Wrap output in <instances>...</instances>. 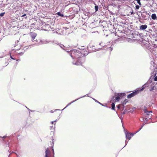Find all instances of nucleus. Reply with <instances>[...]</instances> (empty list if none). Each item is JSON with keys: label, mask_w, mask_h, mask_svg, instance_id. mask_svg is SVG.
I'll return each instance as SVG.
<instances>
[{"label": "nucleus", "mask_w": 157, "mask_h": 157, "mask_svg": "<svg viewBox=\"0 0 157 157\" xmlns=\"http://www.w3.org/2000/svg\"><path fill=\"white\" fill-rule=\"evenodd\" d=\"M154 90V87H151L150 90V91H151Z\"/></svg>", "instance_id": "obj_27"}, {"label": "nucleus", "mask_w": 157, "mask_h": 157, "mask_svg": "<svg viewBox=\"0 0 157 157\" xmlns=\"http://www.w3.org/2000/svg\"><path fill=\"white\" fill-rule=\"evenodd\" d=\"M6 64L7 65L8 64V63H6Z\"/></svg>", "instance_id": "obj_41"}, {"label": "nucleus", "mask_w": 157, "mask_h": 157, "mask_svg": "<svg viewBox=\"0 0 157 157\" xmlns=\"http://www.w3.org/2000/svg\"><path fill=\"white\" fill-rule=\"evenodd\" d=\"M140 8V6L138 5H136V9L138 10Z\"/></svg>", "instance_id": "obj_22"}, {"label": "nucleus", "mask_w": 157, "mask_h": 157, "mask_svg": "<svg viewBox=\"0 0 157 157\" xmlns=\"http://www.w3.org/2000/svg\"><path fill=\"white\" fill-rule=\"evenodd\" d=\"M112 109L114 110L115 108V104L114 103H112L111 104Z\"/></svg>", "instance_id": "obj_13"}, {"label": "nucleus", "mask_w": 157, "mask_h": 157, "mask_svg": "<svg viewBox=\"0 0 157 157\" xmlns=\"http://www.w3.org/2000/svg\"><path fill=\"white\" fill-rule=\"evenodd\" d=\"M101 43H100V44H100V45H101Z\"/></svg>", "instance_id": "obj_42"}, {"label": "nucleus", "mask_w": 157, "mask_h": 157, "mask_svg": "<svg viewBox=\"0 0 157 157\" xmlns=\"http://www.w3.org/2000/svg\"><path fill=\"white\" fill-rule=\"evenodd\" d=\"M151 113V111H147L146 112V113L147 115H150Z\"/></svg>", "instance_id": "obj_19"}, {"label": "nucleus", "mask_w": 157, "mask_h": 157, "mask_svg": "<svg viewBox=\"0 0 157 157\" xmlns=\"http://www.w3.org/2000/svg\"><path fill=\"white\" fill-rule=\"evenodd\" d=\"M151 18L153 20H155L156 18V15L155 14H152L151 16Z\"/></svg>", "instance_id": "obj_12"}, {"label": "nucleus", "mask_w": 157, "mask_h": 157, "mask_svg": "<svg viewBox=\"0 0 157 157\" xmlns=\"http://www.w3.org/2000/svg\"><path fill=\"white\" fill-rule=\"evenodd\" d=\"M58 110V109H56L55 110Z\"/></svg>", "instance_id": "obj_45"}, {"label": "nucleus", "mask_w": 157, "mask_h": 157, "mask_svg": "<svg viewBox=\"0 0 157 157\" xmlns=\"http://www.w3.org/2000/svg\"><path fill=\"white\" fill-rule=\"evenodd\" d=\"M133 11H132V12H131V14H132L133 13Z\"/></svg>", "instance_id": "obj_36"}, {"label": "nucleus", "mask_w": 157, "mask_h": 157, "mask_svg": "<svg viewBox=\"0 0 157 157\" xmlns=\"http://www.w3.org/2000/svg\"><path fill=\"white\" fill-rule=\"evenodd\" d=\"M10 58H11L12 59H13V60H15V59L13 58L12 56H11V53L10 52Z\"/></svg>", "instance_id": "obj_24"}, {"label": "nucleus", "mask_w": 157, "mask_h": 157, "mask_svg": "<svg viewBox=\"0 0 157 157\" xmlns=\"http://www.w3.org/2000/svg\"><path fill=\"white\" fill-rule=\"evenodd\" d=\"M70 54L72 58L74 59L72 62L73 64L79 65L84 62V58L82 57L83 54L79 50H73L70 51Z\"/></svg>", "instance_id": "obj_1"}, {"label": "nucleus", "mask_w": 157, "mask_h": 157, "mask_svg": "<svg viewBox=\"0 0 157 157\" xmlns=\"http://www.w3.org/2000/svg\"><path fill=\"white\" fill-rule=\"evenodd\" d=\"M56 121H57V120H56V121H52V122H51V123H52V124H53V123H54V122H56Z\"/></svg>", "instance_id": "obj_30"}, {"label": "nucleus", "mask_w": 157, "mask_h": 157, "mask_svg": "<svg viewBox=\"0 0 157 157\" xmlns=\"http://www.w3.org/2000/svg\"><path fill=\"white\" fill-rule=\"evenodd\" d=\"M54 140L53 139H52V142L51 143V145L52 146V147L53 148L52 149V150L53 153H54V149H53V145H54Z\"/></svg>", "instance_id": "obj_15"}, {"label": "nucleus", "mask_w": 157, "mask_h": 157, "mask_svg": "<svg viewBox=\"0 0 157 157\" xmlns=\"http://www.w3.org/2000/svg\"><path fill=\"white\" fill-rule=\"evenodd\" d=\"M59 46L61 48H62V49H63L64 50H65L64 49V48H65V46L64 45H62V44H60V45H59Z\"/></svg>", "instance_id": "obj_17"}, {"label": "nucleus", "mask_w": 157, "mask_h": 157, "mask_svg": "<svg viewBox=\"0 0 157 157\" xmlns=\"http://www.w3.org/2000/svg\"><path fill=\"white\" fill-rule=\"evenodd\" d=\"M57 14L59 16H60L61 17H64V15L63 14H62L60 12H58L57 13Z\"/></svg>", "instance_id": "obj_14"}, {"label": "nucleus", "mask_w": 157, "mask_h": 157, "mask_svg": "<svg viewBox=\"0 0 157 157\" xmlns=\"http://www.w3.org/2000/svg\"><path fill=\"white\" fill-rule=\"evenodd\" d=\"M144 125H143L141 127V128H140V129L138 130L136 132V133H137V132H139L140 130L142 128L143 126H144Z\"/></svg>", "instance_id": "obj_20"}, {"label": "nucleus", "mask_w": 157, "mask_h": 157, "mask_svg": "<svg viewBox=\"0 0 157 157\" xmlns=\"http://www.w3.org/2000/svg\"><path fill=\"white\" fill-rule=\"evenodd\" d=\"M145 120L146 121H148V119L147 118H145Z\"/></svg>", "instance_id": "obj_38"}, {"label": "nucleus", "mask_w": 157, "mask_h": 157, "mask_svg": "<svg viewBox=\"0 0 157 157\" xmlns=\"http://www.w3.org/2000/svg\"><path fill=\"white\" fill-rule=\"evenodd\" d=\"M151 69L152 70H155L156 69V68L155 67L154 64L155 63L153 61H151Z\"/></svg>", "instance_id": "obj_10"}, {"label": "nucleus", "mask_w": 157, "mask_h": 157, "mask_svg": "<svg viewBox=\"0 0 157 157\" xmlns=\"http://www.w3.org/2000/svg\"><path fill=\"white\" fill-rule=\"evenodd\" d=\"M2 57H0V58H2Z\"/></svg>", "instance_id": "obj_46"}, {"label": "nucleus", "mask_w": 157, "mask_h": 157, "mask_svg": "<svg viewBox=\"0 0 157 157\" xmlns=\"http://www.w3.org/2000/svg\"><path fill=\"white\" fill-rule=\"evenodd\" d=\"M98 103L99 104H100L101 105H103V104H101V103L100 102H99V101H98Z\"/></svg>", "instance_id": "obj_32"}, {"label": "nucleus", "mask_w": 157, "mask_h": 157, "mask_svg": "<svg viewBox=\"0 0 157 157\" xmlns=\"http://www.w3.org/2000/svg\"><path fill=\"white\" fill-rule=\"evenodd\" d=\"M93 99L95 101V102L98 103V101L97 100H96L94 98Z\"/></svg>", "instance_id": "obj_28"}, {"label": "nucleus", "mask_w": 157, "mask_h": 157, "mask_svg": "<svg viewBox=\"0 0 157 157\" xmlns=\"http://www.w3.org/2000/svg\"><path fill=\"white\" fill-rule=\"evenodd\" d=\"M145 124V123L143 125H144Z\"/></svg>", "instance_id": "obj_44"}, {"label": "nucleus", "mask_w": 157, "mask_h": 157, "mask_svg": "<svg viewBox=\"0 0 157 157\" xmlns=\"http://www.w3.org/2000/svg\"><path fill=\"white\" fill-rule=\"evenodd\" d=\"M135 1H136L137 2V3L140 6H141V3H140V0H135Z\"/></svg>", "instance_id": "obj_16"}, {"label": "nucleus", "mask_w": 157, "mask_h": 157, "mask_svg": "<svg viewBox=\"0 0 157 157\" xmlns=\"http://www.w3.org/2000/svg\"><path fill=\"white\" fill-rule=\"evenodd\" d=\"M26 14H23V15H22L21 17H25V18H26L27 17V16H26Z\"/></svg>", "instance_id": "obj_23"}, {"label": "nucleus", "mask_w": 157, "mask_h": 157, "mask_svg": "<svg viewBox=\"0 0 157 157\" xmlns=\"http://www.w3.org/2000/svg\"><path fill=\"white\" fill-rule=\"evenodd\" d=\"M95 9L96 11H97L98 10V6H95Z\"/></svg>", "instance_id": "obj_18"}, {"label": "nucleus", "mask_w": 157, "mask_h": 157, "mask_svg": "<svg viewBox=\"0 0 157 157\" xmlns=\"http://www.w3.org/2000/svg\"><path fill=\"white\" fill-rule=\"evenodd\" d=\"M125 143V145L124 146V147L128 143V142H127V141L126 140Z\"/></svg>", "instance_id": "obj_31"}, {"label": "nucleus", "mask_w": 157, "mask_h": 157, "mask_svg": "<svg viewBox=\"0 0 157 157\" xmlns=\"http://www.w3.org/2000/svg\"><path fill=\"white\" fill-rule=\"evenodd\" d=\"M17 53L19 54V55H23V53L22 52H17Z\"/></svg>", "instance_id": "obj_25"}, {"label": "nucleus", "mask_w": 157, "mask_h": 157, "mask_svg": "<svg viewBox=\"0 0 157 157\" xmlns=\"http://www.w3.org/2000/svg\"><path fill=\"white\" fill-rule=\"evenodd\" d=\"M126 104V102H124V101L123 103V105H124Z\"/></svg>", "instance_id": "obj_29"}, {"label": "nucleus", "mask_w": 157, "mask_h": 157, "mask_svg": "<svg viewBox=\"0 0 157 157\" xmlns=\"http://www.w3.org/2000/svg\"><path fill=\"white\" fill-rule=\"evenodd\" d=\"M54 112V111L53 110H52L51 111V112L52 113H53Z\"/></svg>", "instance_id": "obj_37"}, {"label": "nucleus", "mask_w": 157, "mask_h": 157, "mask_svg": "<svg viewBox=\"0 0 157 157\" xmlns=\"http://www.w3.org/2000/svg\"><path fill=\"white\" fill-rule=\"evenodd\" d=\"M125 95L124 93H116L114 96L115 102H118L119 100L122 99L123 97Z\"/></svg>", "instance_id": "obj_3"}, {"label": "nucleus", "mask_w": 157, "mask_h": 157, "mask_svg": "<svg viewBox=\"0 0 157 157\" xmlns=\"http://www.w3.org/2000/svg\"><path fill=\"white\" fill-rule=\"evenodd\" d=\"M148 84L147 83L144 84L142 86L141 89H140V90H136V91L133 92L132 93L129 94L128 95L127 97V98H130L132 97L135 96L140 91L143 90L145 87H146L147 86H148Z\"/></svg>", "instance_id": "obj_2"}, {"label": "nucleus", "mask_w": 157, "mask_h": 157, "mask_svg": "<svg viewBox=\"0 0 157 157\" xmlns=\"http://www.w3.org/2000/svg\"><path fill=\"white\" fill-rule=\"evenodd\" d=\"M130 134H131V136H132L134 134H132V133H130Z\"/></svg>", "instance_id": "obj_35"}, {"label": "nucleus", "mask_w": 157, "mask_h": 157, "mask_svg": "<svg viewBox=\"0 0 157 157\" xmlns=\"http://www.w3.org/2000/svg\"><path fill=\"white\" fill-rule=\"evenodd\" d=\"M154 80L155 81H157V76L155 77L154 79Z\"/></svg>", "instance_id": "obj_26"}, {"label": "nucleus", "mask_w": 157, "mask_h": 157, "mask_svg": "<svg viewBox=\"0 0 157 157\" xmlns=\"http://www.w3.org/2000/svg\"><path fill=\"white\" fill-rule=\"evenodd\" d=\"M98 50V49H96V50H94L93 51L94 52H95V51H97Z\"/></svg>", "instance_id": "obj_33"}, {"label": "nucleus", "mask_w": 157, "mask_h": 157, "mask_svg": "<svg viewBox=\"0 0 157 157\" xmlns=\"http://www.w3.org/2000/svg\"><path fill=\"white\" fill-rule=\"evenodd\" d=\"M66 51L67 52H69V51Z\"/></svg>", "instance_id": "obj_43"}, {"label": "nucleus", "mask_w": 157, "mask_h": 157, "mask_svg": "<svg viewBox=\"0 0 157 157\" xmlns=\"http://www.w3.org/2000/svg\"><path fill=\"white\" fill-rule=\"evenodd\" d=\"M117 108H118V109H119L120 108V106H119V105H118L117 106Z\"/></svg>", "instance_id": "obj_34"}, {"label": "nucleus", "mask_w": 157, "mask_h": 157, "mask_svg": "<svg viewBox=\"0 0 157 157\" xmlns=\"http://www.w3.org/2000/svg\"><path fill=\"white\" fill-rule=\"evenodd\" d=\"M50 156V151L48 148H47L45 151V157H49Z\"/></svg>", "instance_id": "obj_6"}, {"label": "nucleus", "mask_w": 157, "mask_h": 157, "mask_svg": "<svg viewBox=\"0 0 157 157\" xmlns=\"http://www.w3.org/2000/svg\"><path fill=\"white\" fill-rule=\"evenodd\" d=\"M60 2L62 3H65L66 4H67V5H68L70 3V1H68L67 2H65V0H61V1H60Z\"/></svg>", "instance_id": "obj_11"}, {"label": "nucleus", "mask_w": 157, "mask_h": 157, "mask_svg": "<svg viewBox=\"0 0 157 157\" xmlns=\"http://www.w3.org/2000/svg\"><path fill=\"white\" fill-rule=\"evenodd\" d=\"M126 134V139H128V140H130L131 137V134H130L129 133L125 132Z\"/></svg>", "instance_id": "obj_9"}, {"label": "nucleus", "mask_w": 157, "mask_h": 157, "mask_svg": "<svg viewBox=\"0 0 157 157\" xmlns=\"http://www.w3.org/2000/svg\"><path fill=\"white\" fill-rule=\"evenodd\" d=\"M30 35L32 37V41L33 42H34L35 41V40H33L36 37L37 35V34L33 32L31 33H30Z\"/></svg>", "instance_id": "obj_5"}, {"label": "nucleus", "mask_w": 157, "mask_h": 157, "mask_svg": "<svg viewBox=\"0 0 157 157\" xmlns=\"http://www.w3.org/2000/svg\"><path fill=\"white\" fill-rule=\"evenodd\" d=\"M6 137V136H4L3 137V138H5Z\"/></svg>", "instance_id": "obj_40"}, {"label": "nucleus", "mask_w": 157, "mask_h": 157, "mask_svg": "<svg viewBox=\"0 0 157 157\" xmlns=\"http://www.w3.org/2000/svg\"><path fill=\"white\" fill-rule=\"evenodd\" d=\"M5 14V12L1 13L0 14V16L1 17H2L3 16H4V15Z\"/></svg>", "instance_id": "obj_21"}, {"label": "nucleus", "mask_w": 157, "mask_h": 157, "mask_svg": "<svg viewBox=\"0 0 157 157\" xmlns=\"http://www.w3.org/2000/svg\"><path fill=\"white\" fill-rule=\"evenodd\" d=\"M86 96V95H85L83 96H82V97H81L78 98L77 99H76L75 100H74L73 101H72V102H71L70 103H69L62 110H64L67 107H68L69 105H70L71 103H72L74 102H75V101H77V100H78V99L80 98H83V97H85Z\"/></svg>", "instance_id": "obj_7"}, {"label": "nucleus", "mask_w": 157, "mask_h": 157, "mask_svg": "<svg viewBox=\"0 0 157 157\" xmlns=\"http://www.w3.org/2000/svg\"><path fill=\"white\" fill-rule=\"evenodd\" d=\"M147 28V25H142L140 26V29L142 30H144Z\"/></svg>", "instance_id": "obj_8"}, {"label": "nucleus", "mask_w": 157, "mask_h": 157, "mask_svg": "<svg viewBox=\"0 0 157 157\" xmlns=\"http://www.w3.org/2000/svg\"><path fill=\"white\" fill-rule=\"evenodd\" d=\"M50 42L49 41H48L47 40H40L39 43L37 44L36 43H34L35 44H36L37 45H39L40 44H45L48 43Z\"/></svg>", "instance_id": "obj_4"}, {"label": "nucleus", "mask_w": 157, "mask_h": 157, "mask_svg": "<svg viewBox=\"0 0 157 157\" xmlns=\"http://www.w3.org/2000/svg\"><path fill=\"white\" fill-rule=\"evenodd\" d=\"M26 107V108H27V109L29 110H30V111H31V110H29V108H27V107Z\"/></svg>", "instance_id": "obj_39"}]
</instances>
